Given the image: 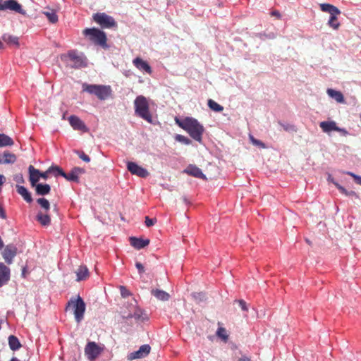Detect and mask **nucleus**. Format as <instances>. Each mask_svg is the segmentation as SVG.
Returning <instances> with one entry per match:
<instances>
[{"label": "nucleus", "mask_w": 361, "mask_h": 361, "mask_svg": "<svg viewBox=\"0 0 361 361\" xmlns=\"http://www.w3.org/2000/svg\"><path fill=\"white\" fill-rule=\"evenodd\" d=\"M8 345L12 350H17L21 347V344L18 338L13 335L8 337Z\"/></svg>", "instance_id": "nucleus-30"}, {"label": "nucleus", "mask_w": 361, "mask_h": 361, "mask_svg": "<svg viewBox=\"0 0 361 361\" xmlns=\"http://www.w3.org/2000/svg\"><path fill=\"white\" fill-rule=\"evenodd\" d=\"M280 126L287 132H295L296 131L295 126L289 123H279Z\"/></svg>", "instance_id": "nucleus-40"}, {"label": "nucleus", "mask_w": 361, "mask_h": 361, "mask_svg": "<svg viewBox=\"0 0 361 361\" xmlns=\"http://www.w3.org/2000/svg\"><path fill=\"white\" fill-rule=\"evenodd\" d=\"M176 123L185 130L192 139L201 142L204 129L203 126L197 119L192 117H186L183 120H180L176 118Z\"/></svg>", "instance_id": "nucleus-1"}, {"label": "nucleus", "mask_w": 361, "mask_h": 361, "mask_svg": "<svg viewBox=\"0 0 361 361\" xmlns=\"http://www.w3.org/2000/svg\"><path fill=\"white\" fill-rule=\"evenodd\" d=\"M6 180V177L4 175H0V186L3 185V183Z\"/></svg>", "instance_id": "nucleus-55"}, {"label": "nucleus", "mask_w": 361, "mask_h": 361, "mask_svg": "<svg viewBox=\"0 0 361 361\" xmlns=\"http://www.w3.org/2000/svg\"><path fill=\"white\" fill-rule=\"evenodd\" d=\"M36 220L44 226H49L51 223L49 215L41 211L38 212L36 216Z\"/></svg>", "instance_id": "nucleus-25"}, {"label": "nucleus", "mask_w": 361, "mask_h": 361, "mask_svg": "<svg viewBox=\"0 0 361 361\" xmlns=\"http://www.w3.org/2000/svg\"><path fill=\"white\" fill-rule=\"evenodd\" d=\"M208 106L215 112H221L224 110V107L221 105L211 99L208 100Z\"/></svg>", "instance_id": "nucleus-33"}, {"label": "nucleus", "mask_w": 361, "mask_h": 361, "mask_svg": "<svg viewBox=\"0 0 361 361\" xmlns=\"http://www.w3.org/2000/svg\"><path fill=\"white\" fill-rule=\"evenodd\" d=\"M13 180L18 183H23L25 182L22 173H16L13 176Z\"/></svg>", "instance_id": "nucleus-44"}, {"label": "nucleus", "mask_w": 361, "mask_h": 361, "mask_svg": "<svg viewBox=\"0 0 361 361\" xmlns=\"http://www.w3.org/2000/svg\"><path fill=\"white\" fill-rule=\"evenodd\" d=\"M2 46H3V44H2V42L0 41V49L2 47Z\"/></svg>", "instance_id": "nucleus-61"}, {"label": "nucleus", "mask_w": 361, "mask_h": 361, "mask_svg": "<svg viewBox=\"0 0 361 361\" xmlns=\"http://www.w3.org/2000/svg\"><path fill=\"white\" fill-rule=\"evenodd\" d=\"M72 307L75 321L80 323L84 318L86 305L82 298L78 296L76 299H71L67 305V308Z\"/></svg>", "instance_id": "nucleus-5"}, {"label": "nucleus", "mask_w": 361, "mask_h": 361, "mask_svg": "<svg viewBox=\"0 0 361 361\" xmlns=\"http://www.w3.org/2000/svg\"><path fill=\"white\" fill-rule=\"evenodd\" d=\"M11 10L16 11L18 13L25 15V11L22 8L20 4H19L16 0H6L4 3L0 2V11Z\"/></svg>", "instance_id": "nucleus-10"}, {"label": "nucleus", "mask_w": 361, "mask_h": 361, "mask_svg": "<svg viewBox=\"0 0 361 361\" xmlns=\"http://www.w3.org/2000/svg\"><path fill=\"white\" fill-rule=\"evenodd\" d=\"M10 279V269L4 263L0 262V287L6 284Z\"/></svg>", "instance_id": "nucleus-16"}, {"label": "nucleus", "mask_w": 361, "mask_h": 361, "mask_svg": "<svg viewBox=\"0 0 361 361\" xmlns=\"http://www.w3.org/2000/svg\"><path fill=\"white\" fill-rule=\"evenodd\" d=\"M88 269L85 266H80L76 271L77 281H82L88 276Z\"/></svg>", "instance_id": "nucleus-29"}, {"label": "nucleus", "mask_w": 361, "mask_h": 361, "mask_svg": "<svg viewBox=\"0 0 361 361\" xmlns=\"http://www.w3.org/2000/svg\"><path fill=\"white\" fill-rule=\"evenodd\" d=\"M319 126L322 130L326 133H329L331 131H337V130H338L336 123L334 121H322L319 123Z\"/></svg>", "instance_id": "nucleus-21"}, {"label": "nucleus", "mask_w": 361, "mask_h": 361, "mask_svg": "<svg viewBox=\"0 0 361 361\" xmlns=\"http://www.w3.org/2000/svg\"><path fill=\"white\" fill-rule=\"evenodd\" d=\"M216 335L221 338L222 340L226 341L228 339V335L226 334V331L223 327H219L217 329Z\"/></svg>", "instance_id": "nucleus-38"}, {"label": "nucleus", "mask_w": 361, "mask_h": 361, "mask_svg": "<svg viewBox=\"0 0 361 361\" xmlns=\"http://www.w3.org/2000/svg\"><path fill=\"white\" fill-rule=\"evenodd\" d=\"M77 154L78 155V157L82 159L85 162H90V157L85 154L83 152H79V151H77L76 152Z\"/></svg>", "instance_id": "nucleus-45"}, {"label": "nucleus", "mask_w": 361, "mask_h": 361, "mask_svg": "<svg viewBox=\"0 0 361 361\" xmlns=\"http://www.w3.org/2000/svg\"><path fill=\"white\" fill-rule=\"evenodd\" d=\"M157 222L156 219H150L149 216H145V225L147 227L153 226Z\"/></svg>", "instance_id": "nucleus-47"}, {"label": "nucleus", "mask_w": 361, "mask_h": 361, "mask_svg": "<svg viewBox=\"0 0 361 361\" xmlns=\"http://www.w3.org/2000/svg\"><path fill=\"white\" fill-rule=\"evenodd\" d=\"M50 168L53 169V172L51 173H54L56 177L60 176L59 170H62L60 167L57 166H51Z\"/></svg>", "instance_id": "nucleus-49"}, {"label": "nucleus", "mask_w": 361, "mask_h": 361, "mask_svg": "<svg viewBox=\"0 0 361 361\" xmlns=\"http://www.w3.org/2000/svg\"><path fill=\"white\" fill-rule=\"evenodd\" d=\"M130 245L133 247H134L135 248H136L137 250H140L149 245V239L137 238L135 237H130Z\"/></svg>", "instance_id": "nucleus-19"}, {"label": "nucleus", "mask_w": 361, "mask_h": 361, "mask_svg": "<svg viewBox=\"0 0 361 361\" xmlns=\"http://www.w3.org/2000/svg\"><path fill=\"white\" fill-rule=\"evenodd\" d=\"M337 132L341 133L343 135H344V136H346V135H348V132L345 129H344V128H339V127H338V130H337Z\"/></svg>", "instance_id": "nucleus-53"}, {"label": "nucleus", "mask_w": 361, "mask_h": 361, "mask_svg": "<svg viewBox=\"0 0 361 361\" xmlns=\"http://www.w3.org/2000/svg\"><path fill=\"white\" fill-rule=\"evenodd\" d=\"M320 8L322 11L327 12L330 15L341 13V11L337 7L329 4H321Z\"/></svg>", "instance_id": "nucleus-27"}, {"label": "nucleus", "mask_w": 361, "mask_h": 361, "mask_svg": "<svg viewBox=\"0 0 361 361\" xmlns=\"http://www.w3.org/2000/svg\"><path fill=\"white\" fill-rule=\"evenodd\" d=\"M25 269H23V274H24Z\"/></svg>", "instance_id": "nucleus-64"}, {"label": "nucleus", "mask_w": 361, "mask_h": 361, "mask_svg": "<svg viewBox=\"0 0 361 361\" xmlns=\"http://www.w3.org/2000/svg\"><path fill=\"white\" fill-rule=\"evenodd\" d=\"M151 348L149 345L145 344L140 347V348L128 355V360H133L135 359H140L146 357L150 352Z\"/></svg>", "instance_id": "nucleus-11"}, {"label": "nucleus", "mask_w": 361, "mask_h": 361, "mask_svg": "<svg viewBox=\"0 0 361 361\" xmlns=\"http://www.w3.org/2000/svg\"><path fill=\"white\" fill-rule=\"evenodd\" d=\"M16 254L17 248L12 244L6 245L2 252L3 258L8 264H12L13 259Z\"/></svg>", "instance_id": "nucleus-13"}, {"label": "nucleus", "mask_w": 361, "mask_h": 361, "mask_svg": "<svg viewBox=\"0 0 361 361\" xmlns=\"http://www.w3.org/2000/svg\"><path fill=\"white\" fill-rule=\"evenodd\" d=\"M65 118H66V116H65V115H63V119H65Z\"/></svg>", "instance_id": "nucleus-63"}, {"label": "nucleus", "mask_w": 361, "mask_h": 361, "mask_svg": "<svg viewBox=\"0 0 361 361\" xmlns=\"http://www.w3.org/2000/svg\"><path fill=\"white\" fill-rule=\"evenodd\" d=\"M60 176L68 181L79 182V176L85 173V169L80 167L73 168L70 173H66L63 170H59Z\"/></svg>", "instance_id": "nucleus-9"}, {"label": "nucleus", "mask_w": 361, "mask_h": 361, "mask_svg": "<svg viewBox=\"0 0 361 361\" xmlns=\"http://www.w3.org/2000/svg\"><path fill=\"white\" fill-rule=\"evenodd\" d=\"M43 14L51 23H55L58 21V16L56 14V12L53 10L49 9L47 11H43Z\"/></svg>", "instance_id": "nucleus-32"}, {"label": "nucleus", "mask_w": 361, "mask_h": 361, "mask_svg": "<svg viewBox=\"0 0 361 361\" xmlns=\"http://www.w3.org/2000/svg\"><path fill=\"white\" fill-rule=\"evenodd\" d=\"M94 20L103 28H111L117 26L113 17L105 13H97L93 16Z\"/></svg>", "instance_id": "nucleus-7"}, {"label": "nucleus", "mask_w": 361, "mask_h": 361, "mask_svg": "<svg viewBox=\"0 0 361 361\" xmlns=\"http://www.w3.org/2000/svg\"><path fill=\"white\" fill-rule=\"evenodd\" d=\"M134 66L140 71H144L147 73H152V68L150 66L142 59L137 57L133 61Z\"/></svg>", "instance_id": "nucleus-17"}, {"label": "nucleus", "mask_w": 361, "mask_h": 361, "mask_svg": "<svg viewBox=\"0 0 361 361\" xmlns=\"http://www.w3.org/2000/svg\"><path fill=\"white\" fill-rule=\"evenodd\" d=\"M334 184L336 185V187L339 190V191L343 193V195L345 192H346V190L343 186L339 185L337 182H334Z\"/></svg>", "instance_id": "nucleus-50"}, {"label": "nucleus", "mask_w": 361, "mask_h": 361, "mask_svg": "<svg viewBox=\"0 0 361 361\" xmlns=\"http://www.w3.org/2000/svg\"><path fill=\"white\" fill-rule=\"evenodd\" d=\"M0 216L2 219H5L6 218V214H5L4 209L1 207H0Z\"/></svg>", "instance_id": "nucleus-56"}, {"label": "nucleus", "mask_w": 361, "mask_h": 361, "mask_svg": "<svg viewBox=\"0 0 361 361\" xmlns=\"http://www.w3.org/2000/svg\"><path fill=\"white\" fill-rule=\"evenodd\" d=\"M82 90L97 97L100 100L106 99L111 93V87L102 85H89L84 83Z\"/></svg>", "instance_id": "nucleus-3"}, {"label": "nucleus", "mask_w": 361, "mask_h": 361, "mask_svg": "<svg viewBox=\"0 0 361 361\" xmlns=\"http://www.w3.org/2000/svg\"><path fill=\"white\" fill-rule=\"evenodd\" d=\"M135 267L138 269V271L140 274H142L145 271L144 267L140 262H136Z\"/></svg>", "instance_id": "nucleus-52"}, {"label": "nucleus", "mask_w": 361, "mask_h": 361, "mask_svg": "<svg viewBox=\"0 0 361 361\" xmlns=\"http://www.w3.org/2000/svg\"><path fill=\"white\" fill-rule=\"evenodd\" d=\"M127 168L132 174L139 177L145 178L149 176V172L145 169L140 166L135 162H128Z\"/></svg>", "instance_id": "nucleus-12"}, {"label": "nucleus", "mask_w": 361, "mask_h": 361, "mask_svg": "<svg viewBox=\"0 0 361 361\" xmlns=\"http://www.w3.org/2000/svg\"><path fill=\"white\" fill-rule=\"evenodd\" d=\"M3 39L8 44L18 45V38L17 37L6 34L4 35Z\"/></svg>", "instance_id": "nucleus-35"}, {"label": "nucleus", "mask_w": 361, "mask_h": 361, "mask_svg": "<svg viewBox=\"0 0 361 361\" xmlns=\"http://www.w3.org/2000/svg\"><path fill=\"white\" fill-rule=\"evenodd\" d=\"M36 194L38 195H46L49 193L51 187L49 184L38 183L35 185Z\"/></svg>", "instance_id": "nucleus-26"}, {"label": "nucleus", "mask_w": 361, "mask_h": 361, "mask_svg": "<svg viewBox=\"0 0 361 361\" xmlns=\"http://www.w3.org/2000/svg\"><path fill=\"white\" fill-rule=\"evenodd\" d=\"M185 172L196 178H202L204 180L207 179L205 175L202 172V170L194 165L188 166L185 170Z\"/></svg>", "instance_id": "nucleus-18"}, {"label": "nucleus", "mask_w": 361, "mask_h": 361, "mask_svg": "<svg viewBox=\"0 0 361 361\" xmlns=\"http://www.w3.org/2000/svg\"><path fill=\"white\" fill-rule=\"evenodd\" d=\"M306 242H307L308 244H310V241H309L307 239H306Z\"/></svg>", "instance_id": "nucleus-62"}, {"label": "nucleus", "mask_w": 361, "mask_h": 361, "mask_svg": "<svg viewBox=\"0 0 361 361\" xmlns=\"http://www.w3.org/2000/svg\"><path fill=\"white\" fill-rule=\"evenodd\" d=\"M344 195L348 197H355L356 198L358 197V195L356 194V192L353 190H351V191L346 190V192H345Z\"/></svg>", "instance_id": "nucleus-51"}, {"label": "nucleus", "mask_w": 361, "mask_h": 361, "mask_svg": "<svg viewBox=\"0 0 361 361\" xmlns=\"http://www.w3.org/2000/svg\"><path fill=\"white\" fill-rule=\"evenodd\" d=\"M68 121L71 127L75 130L87 132L88 128L84 122L78 116L72 115L68 118Z\"/></svg>", "instance_id": "nucleus-15"}, {"label": "nucleus", "mask_w": 361, "mask_h": 361, "mask_svg": "<svg viewBox=\"0 0 361 361\" xmlns=\"http://www.w3.org/2000/svg\"><path fill=\"white\" fill-rule=\"evenodd\" d=\"M102 348L95 342H88L85 348V354L90 361H94L102 353Z\"/></svg>", "instance_id": "nucleus-8"}, {"label": "nucleus", "mask_w": 361, "mask_h": 361, "mask_svg": "<svg viewBox=\"0 0 361 361\" xmlns=\"http://www.w3.org/2000/svg\"><path fill=\"white\" fill-rule=\"evenodd\" d=\"M135 114L149 123H152V116L149 111L147 99L143 95L137 96L134 100Z\"/></svg>", "instance_id": "nucleus-2"}, {"label": "nucleus", "mask_w": 361, "mask_h": 361, "mask_svg": "<svg viewBox=\"0 0 361 361\" xmlns=\"http://www.w3.org/2000/svg\"><path fill=\"white\" fill-rule=\"evenodd\" d=\"M37 202L44 209L45 212L50 209V203L47 199L43 197L39 198L37 200Z\"/></svg>", "instance_id": "nucleus-36"}, {"label": "nucleus", "mask_w": 361, "mask_h": 361, "mask_svg": "<svg viewBox=\"0 0 361 361\" xmlns=\"http://www.w3.org/2000/svg\"><path fill=\"white\" fill-rule=\"evenodd\" d=\"M192 296L197 302L204 301L206 298L205 294L203 293H193Z\"/></svg>", "instance_id": "nucleus-41"}, {"label": "nucleus", "mask_w": 361, "mask_h": 361, "mask_svg": "<svg viewBox=\"0 0 361 361\" xmlns=\"http://www.w3.org/2000/svg\"><path fill=\"white\" fill-rule=\"evenodd\" d=\"M234 302L238 303L243 311L247 312L248 310L247 304L243 300H236Z\"/></svg>", "instance_id": "nucleus-43"}, {"label": "nucleus", "mask_w": 361, "mask_h": 361, "mask_svg": "<svg viewBox=\"0 0 361 361\" xmlns=\"http://www.w3.org/2000/svg\"><path fill=\"white\" fill-rule=\"evenodd\" d=\"M13 145V140L5 134H0V147L11 146Z\"/></svg>", "instance_id": "nucleus-31"}, {"label": "nucleus", "mask_w": 361, "mask_h": 361, "mask_svg": "<svg viewBox=\"0 0 361 361\" xmlns=\"http://www.w3.org/2000/svg\"><path fill=\"white\" fill-rule=\"evenodd\" d=\"M16 161V156L8 152L5 151L1 156H0V164H13Z\"/></svg>", "instance_id": "nucleus-22"}, {"label": "nucleus", "mask_w": 361, "mask_h": 361, "mask_svg": "<svg viewBox=\"0 0 361 361\" xmlns=\"http://www.w3.org/2000/svg\"><path fill=\"white\" fill-rule=\"evenodd\" d=\"M271 15L274 16H276L277 18H279L280 17V13L279 11H274L271 13Z\"/></svg>", "instance_id": "nucleus-57"}, {"label": "nucleus", "mask_w": 361, "mask_h": 361, "mask_svg": "<svg viewBox=\"0 0 361 361\" xmlns=\"http://www.w3.org/2000/svg\"><path fill=\"white\" fill-rule=\"evenodd\" d=\"M10 361H20V360H18V358L16 357H13Z\"/></svg>", "instance_id": "nucleus-59"}, {"label": "nucleus", "mask_w": 361, "mask_h": 361, "mask_svg": "<svg viewBox=\"0 0 361 361\" xmlns=\"http://www.w3.org/2000/svg\"><path fill=\"white\" fill-rule=\"evenodd\" d=\"M52 172H53V169L49 167L45 172L41 173L39 171V174H38V176H39V178H42L44 180H47L48 178L49 174L51 173Z\"/></svg>", "instance_id": "nucleus-42"}, {"label": "nucleus", "mask_w": 361, "mask_h": 361, "mask_svg": "<svg viewBox=\"0 0 361 361\" xmlns=\"http://www.w3.org/2000/svg\"><path fill=\"white\" fill-rule=\"evenodd\" d=\"M175 139L176 141L183 143L187 145H190L192 142L189 138H188L187 137L182 135H176L175 137Z\"/></svg>", "instance_id": "nucleus-37"}, {"label": "nucleus", "mask_w": 361, "mask_h": 361, "mask_svg": "<svg viewBox=\"0 0 361 361\" xmlns=\"http://www.w3.org/2000/svg\"><path fill=\"white\" fill-rule=\"evenodd\" d=\"M152 294L158 300L161 301H167L170 298V295L168 293L159 289L152 290Z\"/></svg>", "instance_id": "nucleus-28"}, {"label": "nucleus", "mask_w": 361, "mask_h": 361, "mask_svg": "<svg viewBox=\"0 0 361 361\" xmlns=\"http://www.w3.org/2000/svg\"><path fill=\"white\" fill-rule=\"evenodd\" d=\"M64 58L68 59L69 61L72 62V63L70 64V66L72 68H80L87 66V59L85 56L82 53L75 50L68 51L67 56H65Z\"/></svg>", "instance_id": "nucleus-6"}, {"label": "nucleus", "mask_w": 361, "mask_h": 361, "mask_svg": "<svg viewBox=\"0 0 361 361\" xmlns=\"http://www.w3.org/2000/svg\"><path fill=\"white\" fill-rule=\"evenodd\" d=\"M338 14H333L330 15V18L329 20L328 24L330 27L334 28V30H336L338 28L340 24L337 21V16Z\"/></svg>", "instance_id": "nucleus-34"}, {"label": "nucleus", "mask_w": 361, "mask_h": 361, "mask_svg": "<svg viewBox=\"0 0 361 361\" xmlns=\"http://www.w3.org/2000/svg\"><path fill=\"white\" fill-rule=\"evenodd\" d=\"M29 173H30V181L32 187H35L38 183L37 182L39 180V176H38V174H39V171L38 169H35L32 165L29 166Z\"/></svg>", "instance_id": "nucleus-23"}, {"label": "nucleus", "mask_w": 361, "mask_h": 361, "mask_svg": "<svg viewBox=\"0 0 361 361\" xmlns=\"http://www.w3.org/2000/svg\"><path fill=\"white\" fill-rule=\"evenodd\" d=\"M328 181L331 182L332 183H334V182H336L331 175H329Z\"/></svg>", "instance_id": "nucleus-58"}, {"label": "nucleus", "mask_w": 361, "mask_h": 361, "mask_svg": "<svg viewBox=\"0 0 361 361\" xmlns=\"http://www.w3.org/2000/svg\"><path fill=\"white\" fill-rule=\"evenodd\" d=\"M249 138L252 145L258 146L261 148H265V145L262 141L255 139L252 135H250Z\"/></svg>", "instance_id": "nucleus-39"}, {"label": "nucleus", "mask_w": 361, "mask_h": 361, "mask_svg": "<svg viewBox=\"0 0 361 361\" xmlns=\"http://www.w3.org/2000/svg\"><path fill=\"white\" fill-rule=\"evenodd\" d=\"M83 34L85 37L103 47H106V34L97 28H87L84 30Z\"/></svg>", "instance_id": "nucleus-4"}, {"label": "nucleus", "mask_w": 361, "mask_h": 361, "mask_svg": "<svg viewBox=\"0 0 361 361\" xmlns=\"http://www.w3.org/2000/svg\"><path fill=\"white\" fill-rule=\"evenodd\" d=\"M238 361H251V360L247 356L242 355V356L239 357Z\"/></svg>", "instance_id": "nucleus-54"}, {"label": "nucleus", "mask_w": 361, "mask_h": 361, "mask_svg": "<svg viewBox=\"0 0 361 361\" xmlns=\"http://www.w3.org/2000/svg\"><path fill=\"white\" fill-rule=\"evenodd\" d=\"M326 93L329 97L334 99L338 103H345L344 97L341 92L331 88H328L326 90Z\"/></svg>", "instance_id": "nucleus-20"}, {"label": "nucleus", "mask_w": 361, "mask_h": 361, "mask_svg": "<svg viewBox=\"0 0 361 361\" xmlns=\"http://www.w3.org/2000/svg\"><path fill=\"white\" fill-rule=\"evenodd\" d=\"M120 290H121V294L122 297L126 298L130 295V292L128 291V290L126 289V287L121 286Z\"/></svg>", "instance_id": "nucleus-48"}, {"label": "nucleus", "mask_w": 361, "mask_h": 361, "mask_svg": "<svg viewBox=\"0 0 361 361\" xmlns=\"http://www.w3.org/2000/svg\"><path fill=\"white\" fill-rule=\"evenodd\" d=\"M183 201L187 203V199L185 197H183Z\"/></svg>", "instance_id": "nucleus-60"}, {"label": "nucleus", "mask_w": 361, "mask_h": 361, "mask_svg": "<svg viewBox=\"0 0 361 361\" xmlns=\"http://www.w3.org/2000/svg\"><path fill=\"white\" fill-rule=\"evenodd\" d=\"M345 173L353 177L355 179V182L361 185V176H357L354 173L350 171H348Z\"/></svg>", "instance_id": "nucleus-46"}, {"label": "nucleus", "mask_w": 361, "mask_h": 361, "mask_svg": "<svg viewBox=\"0 0 361 361\" xmlns=\"http://www.w3.org/2000/svg\"><path fill=\"white\" fill-rule=\"evenodd\" d=\"M132 310L129 312H123L122 316L126 319L134 318L136 321H142L145 318L142 317V310L135 305L131 304Z\"/></svg>", "instance_id": "nucleus-14"}, {"label": "nucleus", "mask_w": 361, "mask_h": 361, "mask_svg": "<svg viewBox=\"0 0 361 361\" xmlns=\"http://www.w3.org/2000/svg\"><path fill=\"white\" fill-rule=\"evenodd\" d=\"M16 190L19 195H20L23 199L28 203L32 202V198L30 192L27 190L26 188L22 185H16Z\"/></svg>", "instance_id": "nucleus-24"}]
</instances>
